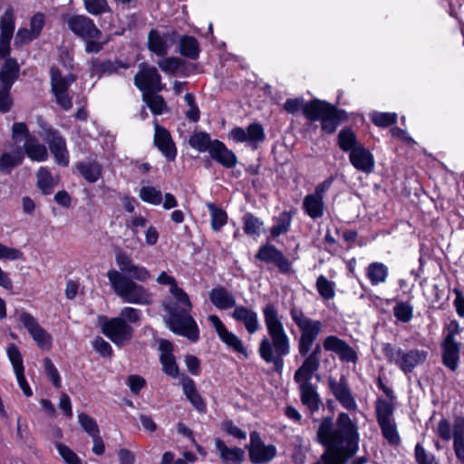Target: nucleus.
Returning <instances> with one entry per match:
<instances>
[{
  "label": "nucleus",
  "mask_w": 464,
  "mask_h": 464,
  "mask_svg": "<svg viewBox=\"0 0 464 464\" xmlns=\"http://www.w3.org/2000/svg\"><path fill=\"white\" fill-rule=\"evenodd\" d=\"M263 313L270 338L264 337L262 339L259 354L266 362L274 363L275 370L280 372L284 365L283 357L290 352L289 338L273 304H266Z\"/></svg>",
  "instance_id": "1"
},
{
  "label": "nucleus",
  "mask_w": 464,
  "mask_h": 464,
  "mask_svg": "<svg viewBox=\"0 0 464 464\" xmlns=\"http://www.w3.org/2000/svg\"><path fill=\"white\" fill-rule=\"evenodd\" d=\"M169 292L176 298L177 302L169 303L164 309L169 314L166 323L169 329L191 342H197L199 338V330L196 321L190 315L192 304L188 295L178 286V284L169 287Z\"/></svg>",
  "instance_id": "2"
},
{
  "label": "nucleus",
  "mask_w": 464,
  "mask_h": 464,
  "mask_svg": "<svg viewBox=\"0 0 464 464\" xmlns=\"http://www.w3.org/2000/svg\"><path fill=\"white\" fill-rule=\"evenodd\" d=\"M319 344H316L314 352L305 359L300 368L295 373V381L299 384L301 401L304 405L314 412L318 408V394L316 387L311 383V378L318 368L317 353Z\"/></svg>",
  "instance_id": "3"
},
{
  "label": "nucleus",
  "mask_w": 464,
  "mask_h": 464,
  "mask_svg": "<svg viewBox=\"0 0 464 464\" xmlns=\"http://www.w3.org/2000/svg\"><path fill=\"white\" fill-rule=\"evenodd\" d=\"M107 277L115 294L125 302L137 304H151V294L126 275L111 269L107 272Z\"/></svg>",
  "instance_id": "4"
},
{
  "label": "nucleus",
  "mask_w": 464,
  "mask_h": 464,
  "mask_svg": "<svg viewBox=\"0 0 464 464\" xmlns=\"http://www.w3.org/2000/svg\"><path fill=\"white\" fill-rule=\"evenodd\" d=\"M19 65L14 59L8 58L0 70V111L8 112L13 105L10 94L13 84L19 76Z\"/></svg>",
  "instance_id": "5"
},
{
  "label": "nucleus",
  "mask_w": 464,
  "mask_h": 464,
  "mask_svg": "<svg viewBox=\"0 0 464 464\" xmlns=\"http://www.w3.org/2000/svg\"><path fill=\"white\" fill-rule=\"evenodd\" d=\"M290 314L292 319L301 331L299 352L303 356H305L310 352L311 347L319 334V323L310 320L296 307H293Z\"/></svg>",
  "instance_id": "6"
},
{
  "label": "nucleus",
  "mask_w": 464,
  "mask_h": 464,
  "mask_svg": "<svg viewBox=\"0 0 464 464\" xmlns=\"http://www.w3.org/2000/svg\"><path fill=\"white\" fill-rule=\"evenodd\" d=\"M63 20L69 30L82 40L100 39L102 35L93 20L84 14H64Z\"/></svg>",
  "instance_id": "7"
},
{
  "label": "nucleus",
  "mask_w": 464,
  "mask_h": 464,
  "mask_svg": "<svg viewBox=\"0 0 464 464\" xmlns=\"http://www.w3.org/2000/svg\"><path fill=\"white\" fill-rule=\"evenodd\" d=\"M51 86L52 92L55 97L57 104L64 111L72 108V97L68 93V88L75 81V76L72 73L62 75L56 67L51 68Z\"/></svg>",
  "instance_id": "8"
},
{
  "label": "nucleus",
  "mask_w": 464,
  "mask_h": 464,
  "mask_svg": "<svg viewBox=\"0 0 464 464\" xmlns=\"http://www.w3.org/2000/svg\"><path fill=\"white\" fill-rule=\"evenodd\" d=\"M102 333L117 346H123L133 336V328L123 318H104Z\"/></svg>",
  "instance_id": "9"
},
{
  "label": "nucleus",
  "mask_w": 464,
  "mask_h": 464,
  "mask_svg": "<svg viewBox=\"0 0 464 464\" xmlns=\"http://www.w3.org/2000/svg\"><path fill=\"white\" fill-rule=\"evenodd\" d=\"M139 72L134 76V85L144 92H160L164 89L161 76L154 66L141 63Z\"/></svg>",
  "instance_id": "10"
},
{
  "label": "nucleus",
  "mask_w": 464,
  "mask_h": 464,
  "mask_svg": "<svg viewBox=\"0 0 464 464\" xmlns=\"http://www.w3.org/2000/svg\"><path fill=\"white\" fill-rule=\"evenodd\" d=\"M327 382L331 392L345 410L349 411H357L358 405L349 389L344 376H341L340 380H336L333 376H328Z\"/></svg>",
  "instance_id": "11"
},
{
  "label": "nucleus",
  "mask_w": 464,
  "mask_h": 464,
  "mask_svg": "<svg viewBox=\"0 0 464 464\" xmlns=\"http://www.w3.org/2000/svg\"><path fill=\"white\" fill-rule=\"evenodd\" d=\"M247 448L250 460L254 464L269 462L276 455V448L274 445H266L256 431L250 433V444Z\"/></svg>",
  "instance_id": "12"
},
{
  "label": "nucleus",
  "mask_w": 464,
  "mask_h": 464,
  "mask_svg": "<svg viewBox=\"0 0 464 464\" xmlns=\"http://www.w3.org/2000/svg\"><path fill=\"white\" fill-rule=\"evenodd\" d=\"M346 120L347 113L345 111L321 101V129L323 130L333 133Z\"/></svg>",
  "instance_id": "13"
},
{
  "label": "nucleus",
  "mask_w": 464,
  "mask_h": 464,
  "mask_svg": "<svg viewBox=\"0 0 464 464\" xmlns=\"http://www.w3.org/2000/svg\"><path fill=\"white\" fill-rule=\"evenodd\" d=\"M428 357L425 350L411 349L396 351L395 364L405 373L411 372L418 365L422 364Z\"/></svg>",
  "instance_id": "14"
},
{
  "label": "nucleus",
  "mask_w": 464,
  "mask_h": 464,
  "mask_svg": "<svg viewBox=\"0 0 464 464\" xmlns=\"http://www.w3.org/2000/svg\"><path fill=\"white\" fill-rule=\"evenodd\" d=\"M19 321L29 332L33 339L42 349H48L51 346V335L37 323V321L28 313H22L19 315Z\"/></svg>",
  "instance_id": "15"
},
{
  "label": "nucleus",
  "mask_w": 464,
  "mask_h": 464,
  "mask_svg": "<svg viewBox=\"0 0 464 464\" xmlns=\"http://www.w3.org/2000/svg\"><path fill=\"white\" fill-rule=\"evenodd\" d=\"M14 31V17L12 8H7L0 20V58L10 53V41Z\"/></svg>",
  "instance_id": "16"
},
{
  "label": "nucleus",
  "mask_w": 464,
  "mask_h": 464,
  "mask_svg": "<svg viewBox=\"0 0 464 464\" xmlns=\"http://www.w3.org/2000/svg\"><path fill=\"white\" fill-rule=\"evenodd\" d=\"M153 143L158 150L169 160H173L177 155V149L169 131L154 121Z\"/></svg>",
  "instance_id": "17"
},
{
  "label": "nucleus",
  "mask_w": 464,
  "mask_h": 464,
  "mask_svg": "<svg viewBox=\"0 0 464 464\" xmlns=\"http://www.w3.org/2000/svg\"><path fill=\"white\" fill-rule=\"evenodd\" d=\"M324 347L325 350L338 354L343 362H355L357 361L356 352L345 341L336 336H327L324 341Z\"/></svg>",
  "instance_id": "18"
},
{
  "label": "nucleus",
  "mask_w": 464,
  "mask_h": 464,
  "mask_svg": "<svg viewBox=\"0 0 464 464\" xmlns=\"http://www.w3.org/2000/svg\"><path fill=\"white\" fill-rule=\"evenodd\" d=\"M459 343L452 338V334H447L441 344L442 362L452 372L456 371L459 366Z\"/></svg>",
  "instance_id": "19"
},
{
  "label": "nucleus",
  "mask_w": 464,
  "mask_h": 464,
  "mask_svg": "<svg viewBox=\"0 0 464 464\" xmlns=\"http://www.w3.org/2000/svg\"><path fill=\"white\" fill-rule=\"evenodd\" d=\"M349 160L352 165L359 171L370 173L373 169V155L369 150L361 145L352 150L349 155Z\"/></svg>",
  "instance_id": "20"
},
{
  "label": "nucleus",
  "mask_w": 464,
  "mask_h": 464,
  "mask_svg": "<svg viewBox=\"0 0 464 464\" xmlns=\"http://www.w3.org/2000/svg\"><path fill=\"white\" fill-rule=\"evenodd\" d=\"M208 320L212 323L219 338L229 347L233 348L236 352L240 353H246V348L244 347L241 340L234 334L228 332L220 319L211 314L208 316Z\"/></svg>",
  "instance_id": "21"
},
{
  "label": "nucleus",
  "mask_w": 464,
  "mask_h": 464,
  "mask_svg": "<svg viewBox=\"0 0 464 464\" xmlns=\"http://www.w3.org/2000/svg\"><path fill=\"white\" fill-rule=\"evenodd\" d=\"M209 154L213 160L226 168L230 169L237 165L235 153L218 140H213Z\"/></svg>",
  "instance_id": "22"
},
{
  "label": "nucleus",
  "mask_w": 464,
  "mask_h": 464,
  "mask_svg": "<svg viewBox=\"0 0 464 464\" xmlns=\"http://www.w3.org/2000/svg\"><path fill=\"white\" fill-rule=\"evenodd\" d=\"M170 39L169 34L161 35L157 30L153 29L148 35V48L158 56H165L169 52L170 44L168 42Z\"/></svg>",
  "instance_id": "23"
},
{
  "label": "nucleus",
  "mask_w": 464,
  "mask_h": 464,
  "mask_svg": "<svg viewBox=\"0 0 464 464\" xmlns=\"http://www.w3.org/2000/svg\"><path fill=\"white\" fill-rule=\"evenodd\" d=\"M232 316L238 322L245 324L249 334H254L258 329L257 314L253 310L246 306H237L232 313Z\"/></svg>",
  "instance_id": "24"
},
{
  "label": "nucleus",
  "mask_w": 464,
  "mask_h": 464,
  "mask_svg": "<svg viewBox=\"0 0 464 464\" xmlns=\"http://www.w3.org/2000/svg\"><path fill=\"white\" fill-rule=\"evenodd\" d=\"M209 300L218 309L237 307L235 297L223 286L213 288L209 293Z\"/></svg>",
  "instance_id": "25"
},
{
  "label": "nucleus",
  "mask_w": 464,
  "mask_h": 464,
  "mask_svg": "<svg viewBox=\"0 0 464 464\" xmlns=\"http://www.w3.org/2000/svg\"><path fill=\"white\" fill-rule=\"evenodd\" d=\"M130 64L121 61H111L93 59L92 61V73L94 75L112 74L118 72L120 68L128 69Z\"/></svg>",
  "instance_id": "26"
},
{
  "label": "nucleus",
  "mask_w": 464,
  "mask_h": 464,
  "mask_svg": "<svg viewBox=\"0 0 464 464\" xmlns=\"http://www.w3.org/2000/svg\"><path fill=\"white\" fill-rule=\"evenodd\" d=\"M25 154L32 160L44 161L48 158V152L44 144H41L35 137H27L24 143Z\"/></svg>",
  "instance_id": "27"
},
{
  "label": "nucleus",
  "mask_w": 464,
  "mask_h": 464,
  "mask_svg": "<svg viewBox=\"0 0 464 464\" xmlns=\"http://www.w3.org/2000/svg\"><path fill=\"white\" fill-rule=\"evenodd\" d=\"M216 448L219 452L220 458L226 462H238L244 459V450L240 448H228L219 439L216 440Z\"/></svg>",
  "instance_id": "28"
},
{
  "label": "nucleus",
  "mask_w": 464,
  "mask_h": 464,
  "mask_svg": "<svg viewBox=\"0 0 464 464\" xmlns=\"http://www.w3.org/2000/svg\"><path fill=\"white\" fill-rule=\"evenodd\" d=\"M179 53L181 55L196 60L198 58L200 47L198 40L193 36L184 35L179 39Z\"/></svg>",
  "instance_id": "29"
},
{
  "label": "nucleus",
  "mask_w": 464,
  "mask_h": 464,
  "mask_svg": "<svg viewBox=\"0 0 464 464\" xmlns=\"http://www.w3.org/2000/svg\"><path fill=\"white\" fill-rule=\"evenodd\" d=\"M393 406L385 399L379 398L375 403V413L378 424L390 422L393 420Z\"/></svg>",
  "instance_id": "30"
},
{
  "label": "nucleus",
  "mask_w": 464,
  "mask_h": 464,
  "mask_svg": "<svg viewBox=\"0 0 464 464\" xmlns=\"http://www.w3.org/2000/svg\"><path fill=\"white\" fill-rule=\"evenodd\" d=\"M24 153L19 148L12 152L4 153L0 157V169L9 173L15 166L22 163Z\"/></svg>",
  "instance_id": "31"
},
{
  "label": "nucleus",
  "mask_w": 464,
  "mask_h": 464,
  "mask_svg": "<svg viewBox=\"0 0 464 464\" xmlns=\"http://www.w3.org/2000/svg\"><path fill=\"white\" fill-rule=\"evenodd\" d=\"M76 169L90 183H94L101 178L102 169L96 162H80L76 165Z\"/></svg>",
  "instance_id": "32"
},
{
  "label": "nucleus",
  "mask_w": 464,
  "mask_h": 464,
  "mask_svg": "<svg viewBox=\"0 0 464 464\" xmlns=\"http://www.w3.org/2000/svg\"><path fill=\"white\" fill-rule=\"evenodd\" d=\"M142 99L153 114L160 115L167 111V104L163 97L154 92H144Z\"/></svg>",
  "instance_id": "33"
},
{
  "label": "nucleus",
  "mask_w": 464,
  "mask_h": 464,
  "mask_svg": "<svg viewBox=\"0 0 464 464\" xmlns=\"http://www.w3.org/2000/svg\"><path fill=\"white\" fill-rule=\"evenodd\" d=\"M338 146L344 152H351L352 150L358 147L357 137L352 129L344 128L341 130L338 134Z\"/></svg>",
  "instance_id": "34"
},
{
  "label": "nucleus",
  "mask_w": 464,
  "mask_h": 464,
  "mask_svg": "<svg viewBox=\"0 0 464 464\" xmlns=\"http://www.w3.org/2000/svg\"><path fill=\"white\" fill-rule=\"evenodd\" d=\"M367 276L372 285L383 283L388 276V268L382 263H372L367 268Z\"/></svg>",
  "instance_id": "35"
},
{
  "label": "nucleus",
  "mask_w": 464,
  "mask_h": 464,
  "mask_svg": "<svg viewBox=\"0 0 464 464\" xmlns=\"http://www.w3.org/2000/svg\"><path fill=\"white\" fill-rule=\"evenodd\" d=\"M212 142L209 135L202 131L194 133L188 140L189 145L200 152H210Z\"/></svg>",
  "instance_id": "36"
},
{
  "label": "nucleus",
  "mask_w": 464,
  "mask_h": 464,
  "mask_svg": "<svg viewBox=\"0 0 464 464\" xmlns=\"http://www.w3.org/2000/svg\"><path fill=\"white\" fill-rule=\"evenodd\" d=\"M370 118L374 125L386 128L397 122L398 115L395 112L373 111L371 113Z\"/></svg>",
  "instance_id": "37"
},
{
  "label": "nucleus",
  "mask_w": 464,
  "mask_h": 464,
  "mask_svg": "<svg viewBox=\"0 0 464 464\" xmlns=\"http://www.w3.org/2000/svg\"><path fill=\"white\" fill-rule=\"evenodd\" d=\"M37 185L44 194H50L54 186L53 179L46 168L41 167L37 172Z\"/></svg>",
  "instance_id": "38"
},
{
  "label": "nucleus",
  "mask_w": 464,
  "mask_h": 464,
  "mask_svg": "<svg viewBox=\"0 0 464 464\" xmlns=\"http://www.w3.org/2000/svg\"><path fill=\"white\" fill-rule=\"evenodd\" d=\"M379 426L381 428L382 436L390 444L394 446L400 444L401 439L397 431L394 420L380 424Z\"/></svg>",
  "instance_id": "39"
},
{
  "label": "nucleus",
  "mask_w": 464,
  "mask_h": 464,
  "mask_svg": "<svg viewBox=\"0 0 464 464\" xmlns=\"http://www.w3.org/2000/svg\"><path fill=\"white\" fill-rule=\"evenodd\" d=\"M208 208L211 214V227L215 231H219L227 223V213L216 205H208Z\"/></svg>",
  "instance_id": "40"
},
{
  "label": "nucleus",
  "mask_w": 464,
  "mask_h": 464,
  "mask_svg": "<svg viewBox=\"0 0 464 464\" xmlns=\"http://www.w3.org/2000/svg\"><path fill=\"white\" fill-rule=\"evenodd\" d=\"M247 142L256 147V143L266 139L263 127L259 123H251L246 128Z\"/></svg>",
  "instance_id": "41"
},
{
  "label": "nucleus",
  "mask_w": 464,
  "mask_h": 464,
  "mask_svg": "<svg viewBox=\"0 0 464 464\" xmlns=\"http://www.w3.org/2000/svg\"><path fill=\"white\" fill-rule=\"evenodd\" d=\"M160 359L163 372L170 377H177L179 374V367L174 355L172 353H161Z\"/></svg>",
  "instance_id": "42"
},
{
  "label": "nucleus",
  "mask_w": 464,
  "mask_h": 464,
  "mask_svg": "<svg viewBox=\"0 0 464 464\" xmlns=\"http://www.w3.org/2000/svg\"><path fill=\"white\" fill-rule=\"evenodd\" d=\"M86 11L92 15H99L110 12L107 0H83Z\"/></svg>",
  "instance_id": "43"
},
{
  "label": "nucleus",
  "mask_w": 464,
  "mask_h": 464,
  "mask_svg": "<svg viewBox=\"0 0 464 464\" xmlns=\"http://www.w3.org/2000/svg\"><path fill=\"white\" fill-rule=\"evenodd\" d=\"M291 212H283L277 218V223L271 229V236L276 237L288 231L291 223Z\"/></svg>",
  "instance_id": "44"
},
{
  "label": "nucleus",
  "mask_w": 464,
  "mask_h": 464,
  "mask_svg": "<svg viewBox=\"0 0 464 464\" xmlns=\"http://www.w3.org/2000/svg\"><path fill=\"white\" fill-rule=\"evenodd\" d=\"M140 197L148 203H161L162 200L161 191L151 186L142 187L140 190Z\"/></svg>",
  "instance_id": "45"
},
{
  "label": "nucleus",
  "mask_w": 464,
  "mask_h": 464,
  "mask_svg": "<svg viewBox=\"0 0 464 464\" xmlns=\"http://www.w3.org/2000/svg\"><path fill=\"white\" fill-rule=\"evenodd\" d=\"M160 69L167 74H174L181 65V60L177 57H167L157 62Z\"/></svg>",
  "instance_id": "46"
},
{
  "label": "nucleus",
  "mask_w": 464,
  "mask_h": 464,
  "mask_svg": "<svg viewBox=\"0 0 464 464\" xmlns=\"http://www.w3.org/2000/svg\"><path fill=\"white\" fill-rule=\"evenodd\" d=\"M334 429L333 427V418L328 417L321 420V444L328 450V446L331 442V434L334 433Z\"/></svg>",
  "instance_id": "47"
},
{
  "label": "nucleus",
  "mask_w": 464,
  "mask_h": 464,
  "mask_svg": "<svg viewBox=\"0 0 464 464\" xmlns=\"http://www.w3.org/2000/svg\"><path fill=\"white\" fill-rule=\"evenodd\" d=\"M393 314L399 321L408 323L412 318V307L407 303L401 302L394 306Z\"/></svg>",
  "instance_id": "48"
},
{
  "label": "nucleus",
  "mask_w": 464,
  "mask_h": 464,
  "mask_svg": "<svg viewBox=\"0 0 464 464\" xmlns=\"http://www.w3.org/2000/svg\"><path fill=\"white\" fill-rule=\"evenodd\" d=\"M78 419L82 429L91 437L100 433L99 427L93 418L82 412L78 415Z\"/></svg>",
  "instance_id": "49"
},
{
  "label": "nucleus",
  "mask_w": 464,
  "mask_h": 464,
  "mask_svg": "<svg viewBox=\"0 0 464 464\" xmlns=\"http://www.w3.org/2000/svg\"><path fill=\"white\" fill-rule=\"evenodd\" d=\"M45 140L49 145L51 152L57 149H61L62 146L66 144L65 140L59 134V132L53 129L46 130Z\"/></svg>",
  "instance_id": "50"
},
{
  "label": "nucleus",
  "mask_w": 464,
  "mask_h": 464,
  "mask_svg": "<svg viewBox=\"0 0 464 464\" xmlns=\"http://www.w3.org/2000/svg\"><path fill=\"white\" fill-rule=\"evenodd\" d=\"M414 456L418 464H439L435 456L427 452L419 443L415 446Z\"/></svg>",
  "instance_id": "51"
},
{
  "label": "nucleus",
  "mask_w": 464,
  "mask_h": 464,
  "mask_svg": "<svg viewBox=\"0 0 464 464\" xmlns=\"http://www.w3.org/2000/svg\"><path fill=\"white\" fill-rule=\"evenodd\" d=\"M56 449L67 464H82L81 459L66 445L57 442Z\"/></svg>",
  "instance_id": "52"
},
{
  "label": "nucleus",
  "mask_w": 464,
  "mask_h": 464,
  "mask_svg": "<svg viewBox=\"0 0 464 464\" xmlns=\"http://www.w3.org/2000/svg\"><path fill=\"white\" fill-rule=\"evenodd\" d=\"M185 102L187 105L189 107V109L185 112L186 118L196 122L199 120L200 111L196 104L194 95L192 93H186Z\"/></svg>",
  "instance_id": "53"
},
{
  "label": "nucleus",
  "mask_w": 464,
  "mask_h": 464,
  "mask_svg": "<svg viewBox=\"0 0 464 464\" xmlns=\"http://www.w3.org/2000/svg\"><path fill=\"white\" fill-rule=\"evenodd\" d=\"M7 355L14 367V372L24 371L22 355L15 344L11 343L8 346Z\"/></svg>",
  "instance_id": "54"
},
{
  "label": "nucleus",
  "mask_w": 464,
  "mask_h": 464,
  "mask_svg": "<svg viewBox=\"0 0 464 464\" xmlns=\"http://www.w3.org/2000/svg\"><path fill=\"white\" fill-rule=\"evenodd\" d=\"M115 261L120 269L119 272L122 275L128 274V272L132 269V266H134L130 256L123 251L116 253Z\"/></svg>",
  "instance_id": "55"
},
{
  "label": "nucleus",
  "mask_w": 464,
  "mask_h": 464,
  "mask_svg": "<svg viewBox=\"0 0 464 464\" xmlns=\"http://www.w3.org/2000/svg\"><path fill=\"white\" fill-rule=\"evenodd\" d=\"M44 367L49 379L56 388L61 387V378L55 366L50 358H45L44 361Z\"/></svg>",
  "instance_id": "56"
},
{
  "label": "nucleus",
  "mask_w": 464,
  "mask_h": 464,
  "mask_svg": "<svg viewBox=\"0 0 464 464\" xmlns=\"http://www.w3.org/2000/svg\"><path fill=\"white\" fill-rule=\"evenodd\" d=\"M280 251L273 246L261 247L256 254V258L265 262H276Z\"/></svg>",
  "instance_id": "57"
},
{
  "label": "nucleus",
  "mask_w": 464,
  "mask_h": 464,
  "mask_svg": "<svg viewBox=\"0 0 464 464\" xmlns=\"http://www.w3.org/2000/svg\"><path fill=\"white\" fill-rule=\"evenodd\" d=\"M27 137H32L29 134V130L25 123L24 122H15L12 127V139L15 142H19L22 139L26 140Z\"/></svg>",
  "instance_id": "58"
},
{
  "label": "nucleus",
  "mask_w": 464,
  "mask_h": 464,
  "mask_svg": "<svg viewBox=\"0 0 464 464\" xmlns=\"http://www.w3.org/2000/svg\"><path fill=\"white\" fill-rule=\"evenodd\" d=\"M244 230L248 235H256L259 232L262 223L252 215H246L244 218Z\"/></svg>",
  "instance_id": "59"
},
{
  "label": "nucleus",
  "mask_w": 464,
  "mask_h": 464,
  "mask_svg": "<svg viewBox=\"0 0 464 464\" xmlns=\"http://www.w3.org/2000/svg\"><path fill=\"white\" fill-rule=\"evenodd\" d=\"M303 113L310 121L319 120V100L314 99L303 106Z\"/></svg>",
  "instance_id": "60"
},
{
  "label": "nucleus",
  "mask_w": 464,
  "mask_h": 464,
  "mask_svg": "<svg viewBox=\"0 0 464 464\" xmlns=\"http://www.w3.org/2000/svg\"><path fill=\"white\" fill-rule=\"evenodd\" d=\"M93 348L102 356L111 357L112 354V349L110 343L100 336L96 337L93 341Z\"/></svg>",
  "instance_id": "61"
},
{
  "label": "nucleus",
  "mask_w": 464,
  "mask_h": 464,
  "mask_svg": "<svg viewBox=\"0 0 464 464\" xmlns=\"http://www.w3.org/2000/svg\"><path fill=\"white\" fill-rule=\"evenodd\" d=\"M437 432L440 438L448 441L452 437L453 429L448 420L442 419L438 423Z\"/></svg>",
  "instance_id": "62"
},
{
  "label": "nucleus",
  "mask_w": 464,
  "mask_h": 464,
  "mask_svg": "<svg viewBox=\"0 0 464 464\" xmlns=\"http://www.w3.org/2000/svg\"><path fill=\"white\" fill-rule=\"evenodd\" d=\"M118 318H123L125 322L130 324L138 323L140 319V311L133 307H125L121 309L120 316Z\"/></svg>",
  "instance_id": "63"
},
{
  "label": "nucleus",
  "mask_w": 464,
  "mask_h": 464,
  "mask_svg": "<svg viewBox=\"0 0 464 464\" xmlns=\"http://www.w3.org/2000/svg\"><path fill=\"white\" fill-rule=\"evenodd\" d=\"M453 440H464V418L456 417L453 422Z\"/></svg>",
  "instance_id": "64"
}]
</instances>
